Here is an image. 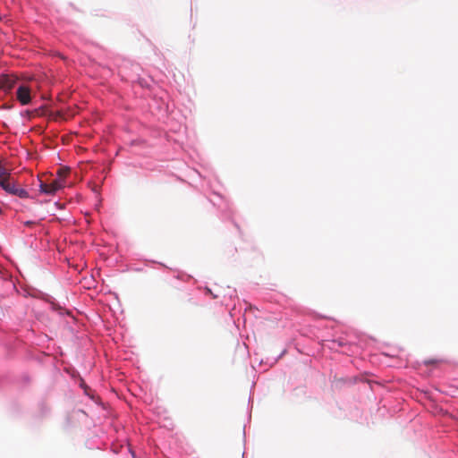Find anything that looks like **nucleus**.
<instances>
[{
	"instance_id": "obj_5",
	"label": "nucleus",
	"mask_w": 458,
	"mask_h": 458,
	"mask_svg": "<svg viewBox=\"0 0 458 458\" xmlns=\"http://www.w3.org/2000/svg\"><path fill=\"white\" fill-rule=\"evenodd\" d=\"M70 169L69 168H60L57 171V178L56 179H64V182H65V177L69 174Z\"/></svg>"
},
{
	"instance_id": "obj_4",
	"label": "nucleus",
	"mask_w": 458,
	"mask_h": 458,
	"mask_svg": "<svg viewBox=\"0 0 458 458\" xmlns=\"http://www.w3.org/2000/svg\"><path fill=\"white\" fill-rule=\"evenodd\" d=\"M16 83V79L9 75H4L0 78V88L4 90H11Z\"/></svg>"
},
{
	"instance_id": "obj_2",
	"label": "nucleus",
	"mask_w": 458,
	"mask_h": 458,
	"mask_svg": "<svg viewBox=\"0 0 458 458\" xmlns=\"http://www.w3.org/2000/svg\"><path fill=\"white\" fill-rule=\"evenodd\" d=\"M64 187V179H55L50 183L41 182L39 185V190L41 192L45 194L54 195Z\"/></svg>"
},
{
	"instance_id": "obj_3",
	"label": "nucleus",
	"mask_w": 458,
	"mask_h": 458,
	"mask_svg": "<svg viewBox=\"0 0 458 458\" xmlns=\"http://www.w3.org/2000/svg\"><path fill=\"white\" fill-rule=\"evenodd\" d=\"M16 98L22 106L28 105L31 100L30 89L24 85L19 86L16 92Z\"/></svg>"
},
{
	"instance_id": "obj_1",
	"label": "nucleus",
	"mask_w": 458,
	"mask_h": 458,
	"mask_svg": "<svg viewBox=\"0 0 458 458\" xmlns=\"http://www.w3.org/2000/svg\"><path fill=\"white\" fill-rule=\"evenodd\" d=\"M0 187L8 194L18 196L21 199L29 198L28 191L19 187L16 180L12 175L1 180Z\"/></svg>"
}]
</instances>
